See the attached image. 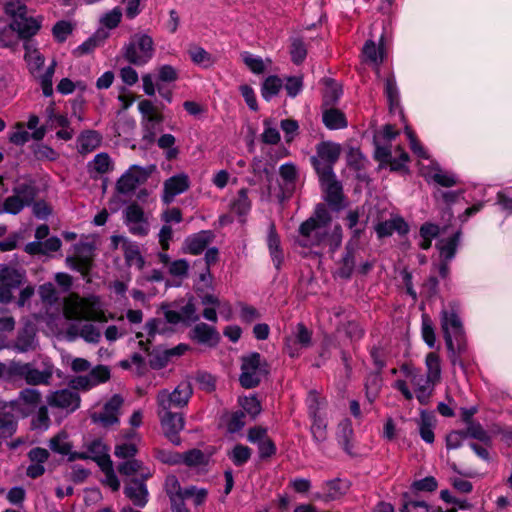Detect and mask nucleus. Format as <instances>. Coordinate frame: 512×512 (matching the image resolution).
Masks as SVG:
<instances>
[{
  "mask_svg": "<svg viewBox=\"0 0 512 512\" xmlns=\"http://www.w3.org/2000/svg\"><path fill=\"white\" fill-rule=\"evenodd\" d=\"M192 338L197 340L199 343H216L218 340V334L213 327L205 323L197 324L192 330Z\"/></svg>",
  "mask_w": 512,
  "mask_h": 512,
  "instance_id": "30",
  "label": "nucleus"
},
{
  "mask_svg": "<svg viewBox=\"0 0 512 512\" xmlns=\"http://www.w3.org/2000/svg\"><path fill=\"white\" fill-rule=\"evenodd\" d=\"M14 195L20 198L25 205H30L36 196V190L31 184L23 183L14 189Z\"/></svg>",
  "mask_w": 512,
  "mask_h": 512,
  "instance_id": "54",
  "label": "nucleus"
},
{
  "mask_svg": "<svg viewBox=\"0 0 512 512\" xmlns=\"http://www.w3.org/2000/svg\"><path fill=\"white\" fill-rule=\"evenodd\" d=\"M355 266V257L353 250H350L347 248L346 254L342 258V260L339 262V267L337 269V274L341 278H349L353 272Z\"/></svg>",
  "mask_w": 512,
  "mask_h": 512,
  "instance_id": "49",
  "label": "nucleus"
},
{
  "mask_svg": "<svg viewBox=\"0 0 512 512\" xmlns=\"http://www.w3.org/2000/svg\"><path fill=\"white\" fill-rule=\"evenodd\" d=\"M124 257L129 266H135L139 270L144 267V259L140 253L139 246L132 241H125L124 243Z\"/></svg>",
  "mask_w": 512,
  "mask_h": 512,
  "instance_id": "28",
  "label": "nucleus"
},
{
  "mask_svg": "<svg viewBox=\"0 0 512 512\" xmlns=\"http://www.w3.org/2000/svg\"><path fill=\"white\" fill-rule=\"evenodd\" d=\"M64 315L71 320L106 322L107 318L95 297L82 298L70 294L64 301Z\"/></svg>",
  "mask_w": 512,
  "mask_h": 512,
  "instance_id": "2",
  "label": "nucleus"
},
{
  "mask_svg": "<svg viewBox=\"0 0 512 512\" xmlns=\"http://www.w3.org/2000/svg\"><path fill=\"white\" fill-rule=\"evenodd\" d=\"M49 447L53 452L69 456L72 449V443L69 441L66 432H59L50 439Z\"/></svg>",
  "mask_w": 512,
  "mask_h": 512,
  "instance_id": "37",
  "label": "nucleus"
},
{
  "mask_svg": "<svg viewBox=\"0 0 512 512\" xmlns=\"http://www.w3.org/2000/svg\"><path fill=\"white\" fill-rule=\"evenodd\" d=\"M25 280V271L8 264H0V282L5 286L17 288Z\"/></svg>",
  "mask_w": 512,
  "mask_h": 512,
  "instance_id": "20",
  "label": "nucleus"
},
{
  "mask_svg": "<svg viewBox=\"0 0 512 512\" xmlns=\"http://www.w3.org/2000/svg\"><path fill=\"white\" fill-rule=\"evenodd\" d=\"M192 395V388L188 382H181L173 392L164 389L157 394L158 411H170L187 405Z\"/></svg>",
  "mask_w": 512,
  "mask_h": 512,
  "instance_id": "7",
  "label": "nucleus"
},
{
  "mask_svg": "<svg viewBox=\"0 0 512 512\" xmlns=\"http://www.w3.org/2000/svg\"><path fill=\"white\" fill-rule=\"evenodd\" d=\"M125 224L134 235L144 236L148 233L149 225L143 209L138 204L128 205L124 212Z\"/></svg>",
  "mask_w": 512,
  "mask_h": 512,
  "instance_id": "11",
  "label": "nucleus"
},
{
  "mask_svg": "<svg viewBox=\"0 0 512 512\" xmlns=\"http://www.w3.org/2000/svg\"><path fill=\"white\" fill-rule=\"evenodd\" d=\"M326 493L325 500L331 501L336 500L346 494L349 489V485L347 482L342 481L340 479H335L328 481L325 485Z\"/></svg>",
  "mask_w": 512,
  "mask_h": 512,
  "instance_id": "34",
  "label": "nucleus"
},
{
  "mask_svg": "<svg viewBox=\"0 0 512 512\" xmlns=\"http://www.w3.org/2000/svg\"><path fill=\"white\" fill-rule=\"evenodd\" d=\"M401 372L414 388V393L420 404L426 405L432 397L435 383L427 378L419 369L409 365H403Z\"/></svg>",
  "mask_w": 512,
  "mask_h": 512,
  "instance_id": "6",
  "label": "nucleus"
},
{
  "mask_svg": "<svg viewBox=\"0 0 512 512\" xmlns=\"http://www.w3.org/2000/svg\"><path fill=\"white\" fill-rule=\"evenodd\" d=\"M242 60L245 65L255 74H261L265 71V63L259 57H255L252 54L246 52L242 54Z\"/></svg>",
  "mask_w": 512,
  "mask_h": 512,
  "instance_id": "59",
  "label": "nucleus"
},
{
  "mask_svg": "<svg viewBox=\"0 0 512 512\" xmlns=\"http://www.w3.org/2000/svg\"><path fill=\"white\" fill-rule=\"evenodd\" d=\"M268 247L277 268L282 262V252L280 250V240L276 234L274 225H270L268 233Z\"/></svg>",
  "mask_w": 512,
  "mask_h": 512,
  "instance_id": "43",
  "label": "nucleus"
},
{
  "mask_svg": "<svg viewBox=\"0 0 512 512\" xmlns=\"http://www.w3.org/2000/svg\"><path fill=\"white\" fill-rule=\"evenodd\" d=\"M19 400L34 408L41 402V393L36 389L26 388L19 393Z\"/></svg>",
  "mask_w": 512,
  "mask_h": 512,
  "instance_id": "57",
  "label": "nucleus"
},
{
  "mask_svg": "<svg viewBox=\"0 0 512 512\" xmlns=\"http://www.w3.org/2000/svg\"><path fill=\"white\" fill-rule=\"evenodd\" d=\"M99 466L105 474L104 483L108 485L113 491H117L120 488V482L113 470L112 462L109 461Z\"/></svg>",
  "mask_w": 512,
  "mask_h": 512,
  "instance_id": "58",
  "label": "nucleus"
},
{
  "mask_svg": "<svg viewBox=\"0 0 512 512\" xmlns=\"http://www.w3.org/2000/svg\"><path fill=\"white\" fill-rule=\"evenodd\" d=\"M268 374V366L259 353H251L242 358L239 381L244 388L256 387L262 377Z\"/></svg>",
  "mask_w": 512,
  "mask_h": 512,
  "instance_id": "5",
  "label": "nucleus"
},
{
  "mask_svg": "<svg viewBox=\"0 0 512 512\" xmlns=\"http://www.w3.org/2000/svg\"><path fill=\"white\" fill-rule=\"evenodd\" d=\"M365 61L375 66L377 69L384 59V50L377 47L374 41H367L363 47Z\"/></svg>",
  "mask_w": 512,
  "mask_h": 512,
  "instance_id": "32",
  "label": "nucleus"
},
{
  "mask_svg": "<svg viewBox=\"0 0 512 512\" xmlns=\"http://www.w3.org/2000/svg\"><path fill=\"white\" fill-rule=\"evenodd\" d=\"M16 420L12 413L0 412V438L11 437L16 431Z\"/></svg>",
  "mask_w": 512,
  "mask_h": 512,
  "instance_id": "45",
  "label": "nucleus"
},
{
  "mask_svg": "<svg viewBox=\"0 0 512 512\" xmlns=\"http://www.w3.org/2000/svg\"><path fill=\"white\" fill-rule=\"evenodd\" d=\"M71 32L72 25L66 21L57 22L52 29L53 36L59 42H64Z\"/></svg>",
  "mask_w": 512,
  "mask_h": 512,
  "instance_id": "64",
  "label": "nucleus"
},
{
  "mask_svg": "<svg viewBox=\"0 0 512 512\" xmlns=\"http://www.w3.org/2000/svg\"><path fill=\"white\" fill-rule=\"evenodd\" d=\"M323 122L328 129H342L347 126L343 112L335 108H328L323 112Z\"/></svg>",
  "mask_w": 512,
  "mask_h": 512,
  "instance_id": "29",
  "label": "nucleus"
},
{
  "mask_svg": "<svg viewBox=\"0 0 512 512\" xmlns=\"http://www.w3.org/2000/svg\"><path fill=\"white\" fill-rule=\"evenodd\" d=\"M189 55L194 63L204 67H210L214 63L211 54L201 47H194L190 49Z\"/></svg>",
  "mask_w": 512,
  "mask_h": 512,
  "instance_id": "53",
  "label": "nucleus"
},
{
  "mask_svg": "<svg viewBox=\"0 0 512 512\" xmlns=\"http://www.w3.org/2000/svg\"><path fill=\"white\" fill-rule=\"evenodd\" d=\"M28 368H29V363H22L19 361H11L9 364H6L4 380L12 381L17 378H21V379L25 380Z\"/></svg>",
  "mask_w": 512,
  "mask_h": 512,
  "instance_id": "42",
  "label": "nucleus"
},
{
  "mask_svg": "<svg viewBox=\"0 0 512 512\" xmlns=\"http://www.w3.org/2000/svg\"><path fill=\"white\" fill-rule=\"evenodd\" d=\"M165 492L170 501L183 499L184 488L181 487L178 478L175 475H168L165 479Z\"/></svg>",
  "mask_w": 512,
  "mask_h": 512,
  "instance_id": "46",
  "label": "nucleus"
},
{
  "mask_svg": "<svg viewBox=\"0 0 512 512\" xmlns=\"http://www.w3.org/2000/svg\"><path fill=\"white\" fill-rule=\"evenodd\" d=\"M44 368L39 370L29 363L25 382L31 386L49 385L54 373V366L50 362H44Z\"/></svg>",
  "mask_w": 512,
  "mask_h": 512,
  "instance_id": "18",
  "label": "nucleus"
},
{
  "mask_svg": "<svg viewBox=\"0 0 512 512\" xmlns=\"http://www.w3.org/2000/svg\"><path fill=\"white\" fill-rule=\"evenodd\" d=\"M87 375L91 381L92 386L95 387V386H97L101 383H105L109 380L110 371H109L108 367L103 366V365H98L95 368H93Z\"/></svg>",
  "mask_w": 512,
  "mask_h": 512,
  "instance_id": "55",
  "label": "nucleus"
},
{
  "mask_svg": "<svg viewBox=\"0 0 512 512\" xmlns=\"http://www.w3.org/2000/svg\"><path fill=\"white\" fill-rule=\"evenodd\" d=\"M427 177L443 187H452L457 184L453 174L441 170L438 166L433 167Z\"/></svg>",
  "mask_w": 512,
  "mask_h": 512,
  "instance_id": "44",
  "label": "nucleus"
},
{
  "mask_svg": "<svg viewBox=\"0 0 512 512\" xmlns=\"http://www.w3.org/2000/svg\"><path fill=\"white\" fill-rule=\"evenodd\" d=\"M279 174L283 180L285 192L290 195L294 189V183L298 177L296 166L292 163L283 164L279 168Z\"/></svg>",
  "mask_w": 512,
  "mask_h": 512,
  "instance_id": "33",
  "label": "nucleus"
},
{
  "mask_svg": "<svg viewBox=\"0 0 512 512\" xmlns=\"http://www.w3.org/2000/svg\"><path fill=\"white\" fill-rule=\"evenodd\" d=\"M68 335H70L72 338L80 336L89 343H98L101 338L100 330L92 323L72 325L68 329Z\"/></svg>",
  "mask_w": 512,
  "mask_h": 512,
  "instance_id": "23",
  "label": "nucleus"
},
{
  "mask_svg": "<svg viewBox=\"0 0 512 512\" xmlns=\"http://www.w3.org/2000/svg\"><path fill=\"white\" fill-rule=\"evenodd\" d=\"M49 406L73 412L79 408L80 395L72 388H65L50 392L46 397Z\"/></svg>",
  "mask_w": 512,
  "mask_h": 512,
  "instance_id": "9",
  "label": "nucleus"
},
{
  "mask_svg": "<svg viewBox=\"0 0 512 512\" xmlns=\"http://www.w3.org/2000/svg\"><path fill=\"white\" fill-rule=\"evenodd\" d=\"M146 480L133 478L125 483L124 493L126 497L137 507H144L148 502V489Z\"/></svg>",
  "mask_w": 512,
  "mask_h": 512,
  "instance_id": "16",
  "label": "nucleus"
},
{
  "mask_svg": "<svg viewBox=\"0 0 512 512\" xmlns=\"http://www.w3.org/2000/svg\"><path fill=\"white\" fill-rule=\"evenodd\" d=\"M158 324H159V320H157V319H151L148 322H146V324L144 326V329H145L146 334H147V341L146 342H144L142 340V338L144 337V333L138 332L136 334V338L139 339V346L142 349H144L145 351H148V346L147 345H148V343L151 342L152 338L156 334Z\"/></svg>",
  "mask_w": 512,
  "mask_h": 512,
  "instance_id": "52",
  "label": "nucleus"
},
{
  "mask_svg": "<svg viewBox=\"0 0 512 512\" xmlns=\"http://www.w3.org/2000/svg\"><path fill=\"white\" fill-rule=\"evenodd\" d=\"M300 235L302 236V245L314 246L326 242L327 228L317 224L314 219H308L300 225Z\"/></svg>",
  "mask_w": 512,
  "mask_h": 512,
  "instance_id": "13",
  "label": "nucleus"
},
{
  "mask_svg": "<svg viewBox=\"0 0 512 512\" xmlns=\"http://www.w3.org/2000/svg\"><path fill=\"white\" fill-rule=\"evenodd\" d=\"M319 178L326 192V200L330 205L338 208L342 200V187L340 183L336 181L334 173L330 174L328 177L321 175Z\"/></svg>",
  "mask_w": 512,
  "mask_h": 512,
  "instance_id": "19",
  "label": "nucleus"
},
{
  "mask_svg": "<svg viewBox=\"0 0 512 512\" xmlns=\"http://www.w3.org/2000/svg\"><path fill=\"white\" fill-rule=\"evenodd\" d=\"M342 152L341 145L331 141H322L316 145V154L311 157V163L318 176L328 177L333 173V166Z\"/></svg>",
  "mask_w": 512,
  "mask_h": 512,
  "instance_id": "4",
  "label": "nucleus"
},
{
  "mask_svg": "<svg viewBox=\"0 0 512 512\" xmlns=\"http://www.w3.org/2000/svg\"><path fill=\"white\" fill-rule=\"evenodd\" d=\"M87 450L89 455H91V459L97 462L98 465H102L107 463L110 460L108 455V449L105 444L100 440H94L88 444Z\"/></svg>",
  "mask_w": 512,
  "mask_h": 512,
  "instance_id": "38",
  "label": "nucleus"
},
{
  "mask_svg": "<svg viewBox=\"0 0 512 512\" xmlns=\"http://www.w3.org/2000/svg\"><path fill=\"white\" fill-rule=\"evenodd\" d=\"M250 207L251 203L248 199L247 191L245 189H241L233 203V210L239 215H245L250 210Z\"/></svg>",
  "mask_w": 512,
  "mask_h": 512,
  "instance_id": "60",
  "label": "nucleus"
},
{
  "mask_svg": "<svg viewBox=\"0 0 512 512\" xmlns=\"http://www.w3.org/2000/svg\"><path fill=\"white\" fill-rule=\"evenodd\" d=\"M155 50L152 36L145 31L132 34L122 49L125 60L135 66L146 65L154 57Z\"/></svg>",
  "mask_w": 512,
  "mask_h": 512,
  "instance_id": "3",
  "label": "nucleus"
},
{
  "mask_svg": "<svg viewBox=\"0 0 512 512\" xmlns=\"http://www.w3.org/2000/svg\"><path fill=\"white\" fill-rule=\"evenodd\" d=\"M30 139V133L24 129L22 123L15 125V130L10 134L9 140L15 145H24Z\"/></svg>",
  "mask_w": 512,
  "mask_h": 512,
  "instance_id": "62",
  "label": "nucleus"
},
{
  "mask_svg": "<svg viewBox=\"0 0 512 512\" xmlns=\"http://www.w3.org/2000/svg\"><path fill=\"white\" fill-rule=\"evenodd\" d=\"M208 496V491L205 488H198L196 486H189L184 488V496L183 499L191 498L193 500L194 505L200 506L202 505Z\"/></svg>",
  "mask_w": 512,
  "mask_h": 512,
  "instance_id": "51",
  "label": "nucleus"
},
{
  "mask_svg": "<svg viewBox=\"0 0 512 512\" xmlns=\"http://www.w3.org/2000/svg\"><path fill=\"white\" fill-rule=\"evenodd\" d=\"M312 426L311 432L314 439L317 442H323L327 438V423L324 416L321 413H316V410L312 408Z\"/></svg>",
  "mask_w": 512,
  "mask_h": 512,
  "instance_id": "35",
  "label": "nucleus"
},
{
  "mask_svg": "<svg viewBox=\"0 0 512 512\" xmlns=\"http://www.w3.org/2000/svg\"><path fill=\"white\" fill-rule=\"evenodd\" d=\"M213 239L214 235L211 231H201L196 233L186 239V250L192 255H198L208 247Z\"/></svg>",
  "mask_w": 512,
  "mask_h": 512,
  "instance_id": "21",
  "label": "nucleus"
},
{
  "mask_svg": "<svg viewBox=\"0 0 512 512\" xmlns=\"http://www.w3.org/2000/svg\"><path fill=\"white\" fill-rule=\"evenodd\" d=\"M14 347L21 353L33 350L35 348L33 335L26 332L19 334L15 340Z\"/></svg>",
  "mask_w": 512,
  "mask_h": 512,
  "instance_id": "61",
  "label": "nucleus"
},
{
  "mask_svg": "<svg viewBox=\"0 0 512 512\" xmlns=\"http://www.w3.org/2000/svg\"><path fill=\"white\" fill-rule=\"evenodd\" d=\"M182 463L189 467H200L208 464L209 456L198 449H192L181 455Z\"/></svg>",
  "mask_w": 512,
  "mask_h": 512,
  "instance_id": "41",
  "label": "nucleus"
},
{
  "mask_svg": "<svg viewBox=\"0 0 512 512\" xmlns=\"http://www.w3.org/2000/svg\"><path fill=\"white\" fill-rule=\"evenodd\" d=\"M282 80L278 76L267 77L261 88V95L269 101L273 96L277 95L282 88Z\"/></svg>",
  "mask_w": 512,
  "mask_h": 512,
  "instance_id": "40",
  "label": "nucleus"
},
{
  "mask_svg": "<svg viewBox=\"0 0 512 512\" xmlns=\"http://www.w3.org/2000/svg\"><path fill=\"white\" fill-rule=\"evenodd\" d=\"M419 426V433L421 438L426 443H433L434 442V426H435V420L434 416L427 413L426 411H422L420 414V419L418 421Z\"/></svg>",
  "mask_w": 512,
  "mask_h": 512,
  "instance_id": "27",
  "label": "nucleus"
},
{
  "mask_svg": "<svg viewBox=\"0 0 512 512\" xmlns=\"http://www.w3.org/2000/svg\"><path fill=\"white\" fill-rule=\"evenodd\" d=\"M138 108L144 119L146 120V128L150 129L149 124L160 123L163 120L162 114L157 107L149 100H142L138 104Z\"/></svg>",
  "mask_w": 512,
  "mask_h": 512,
  "instance_id": "31",
  "label": "nucleus"
},
{
  "mask_svg": "<svg viewBox=\"0 0 512 512\" xmlns=\"http://www.w3.org/2000/svg\"><path fill=\"white\" fill-rule=\"evenodd\" d=\"M88 168L91 175L95 174L94 177L107 173L111 168L110 157L106 153H100L89 163Z\"/></svg>",
  "mask_w": 512,
  "mask_h": 512,
  "instance_id": "39",
  "label": "nucleus"
},
{
  "mask_svg": "<svg viewBox=\"0 0 512 512\" xmlns=\"http://www.w3.org/2000/svg\"><path fill=\"white\" fill-rule=\"evenodd\" d=\"M124 399L116 394L103 407V411L94 413L92 420L100 423L103 427H109L119 422L120 409L123 405Z\"/></svg>",
  "mask_w": 512,
  "mask_h": 512,
  "instance_id": "12",
  "label": "nucleus"
},
{
  "mask_svg": "<svg viewBox=\"0 0 512 512\" xmlns=\"http://www.w3.org/2000/svg\"><path fill=\"white\" fill-rule=\"evenodd\" d=\"M122 11L120 8H114L102 16L100 22L103 26L113 29L118 26L121 21Z\"/></svg>",
  "mask_w": 512,
  "mask_h": 512,
  "instance_id": "63",
  "label": "nucleus"
},
{
  "mask_svg": "<svg viewBox=\"0 0 512 512\" xmlns=\"http://www.w3.org/2000/svg\"><path fill=\"white\" fill-rule=\"evenodd\" d=\"M230 459L237 466L246 463L251 457V450L249 447L238 444L229 453Z\"/></svg>",
  "mask_w": 512,
  "mask_h": 512,
  "instance_id": "50",
  "label": "nucleus"
},
{
  "mask_svg": "<svg viewBox=\"0 0 512 512\" xmlns=\"http://www.w3.org/2000/svg\"><path fill=\"white\" fill-rule=\"evenodd\" d=\"M426 368L427 372L424 374L433 383L437 384L441 380V365L440 358L436 353H428L426 356Z\"/></svg>",
  "mask_w": 512,
  "mask_h": 512,
  "instance_id": "36",
  "label": "nucleus"
},
{
  "mask_svg": "<svg viewBox=\"0 0 512 512\" xmlns=\"http://www.w3.org/2000/svg\"><path fill=\"white\" fill-rule=\"evenodd\" d=\"M117 470L121 475L127 477L139 475V479L143 480H147L152 476V471L136 459L125 460L118 465Z\"/></svg>",
  "mask_w": 512,
  "mask_h": 512,
  "instance_id": "22",
  "label": "nucleus"
},
{
  "mask_svg": "<svg viewBox=\"0 0 512 512\" xmlns=\"http://www.w3.org/2000/svg\"><path fill=\"white\" fill-rule=\"evenodd\" d=\"M290 55L293 63L297 65L301 64L306 58L307 48L301 38L294 37L291 39Z\"/></svg>",
  "mask_w": 512,
  "mask_h": 512,
  "instance_id": "48",
  "label": "nucleus"
},
{
  "mask_svg": "<svg viewBox=\"0 0 512 512\" xmlns=\"http://www.w3.org/2000/svg\"><path fill=\"white\" fill-rule=\"evenodd\" d=\"M190 186L188 175L180 173L168 178L164 182L163 201L170 203L178 194L185 192Z\"/></svg>",
  "mask_w": 512,
  "mask_h": 512,
  "instance_id": "17",
  "label": "nucleus"
},
{
  "mask_svg": "<svg viewBox=\"0 0 512 512\" xmlns=\"http://www.w3.org/2000/svg\"><path fill=\"white\" fill-rule=\"evenodd\" d=\"M101 135L94 130H87L78 137V151L81 154L93 152L100 146Z\"/></svg>",
  "mask_w": 512,
  "mask_h": 512,
  "instance_id": "24",
  "label": "nucleus"
},
{
  "mask_svg": "<svg viewBox=\"0 0 512 512\" xmlns=\"http://www.w3.org/2000/svg\"><path fill=\"white\" fill-rule=\"evenodd\" d=\"M353 435L351 423L347 420L342 421L338 425L337 437L339 442L344 446L347 452H350L349 442Z\"/></svg>",
  "mask_w": 512,
  "mask_h": 512,
  "instance_id": "56",
  "label": "nucleus"
},
{
  "mask_svg": "<svg viewBox=\"0 0 512 512\" xmlns=\"http://www.w3.org/2000/svg\"><path fill=\"white\" fill-rule=\"evenodd\" d=\"M25 2L26 0H7L4 4V12L11 18L12 27L21 39H29L36 35L43 20L41 16L29 15Z\"/></svg>",
  "mask_w": 512,
  "mask_h": 512,
  "instance_id": "1",
  "label": "nucleus"
},
{
  "mask_svg": "<svg viewBox=\"0 0 512 512\" xmlns=\"http://www.w3.org/2000/svg\"><path fill=\"white\" fill-rule=\"evenodd\" d=\"M16 33V29L12 27V22H10L8 26L0 29V47L15 49L20 39Z\"/></svg>",
  "mask_w": 512,
  "mask_h": 512,
  "instance_id": "47",
  "label": "nucleus"
},
{
  "mask_svg": "<svg viewBox=\"0 0 512 512\" xmlns=\"http://www.w3.org/2000/svg\"><path fill=\"white\" fill-rule=\"evenodd\" d=\"M151 173L150 169L139 166H132L117 181V191L121 194L133 192L138 185L144 183Z\"/></svg>",
  "mask_w": 512,
  "mask_h": 512,
  "instance_id": "10",
  "label": "nucleus"
},
{
  "mask_svg": "<svg viewBox=\"0 0 512 512\" xmlns=\"http://www.w3.org/2000/svg\"><path fill=\"white\" fill-rule=\"evenodd\" d=\"M165 436L174 444L179 443V432L184 428L183 416L171 411H158Z\"/></svg>",
  "mask_w": 512,
  "mask_h": 512,
  "instance_id": "14",
  "label": "nucleus"
},
{
  "mask_svg": "<svg viewBox=\"0 0 512 512\" xmlns=\"http://www.w3.org/2000/svg\"><path fill=\"white\" fill-rule=\"evenodd\" d=\"M376 231L379 237L390 236L394 231L404 234L408 231V226L401 218H394L382 223H379L376 227Z\"/></svg>",
  "mask_w": 512,
  "mask_h": 512,
  "instance_id": "26",
  "label": "nucleus"
},
{
  "mask_svg": "<svg viewBox=\"0 0 512 512\" xmlns=\"http://www.w3.org/2000/svg\"><path fill=\"white\" fill-rule=\"evenodd\" d=\"M312 345V331L303 323H298L292 335L285 340V352L292 358L299 356L300 351Z\"/></svg>",
  "mask_w": 512,
  "mask_h": 512,
  "instance_id": "8",
  "label": "nucleus"
},
{
  "mask_svg": "<svg viewBox=\"0 0 512 512\" xmlns=\"http://www.w3.org/2000/svg\"><path fill=\"white\" fill-rule=\"evenodd\" d=\"M24 49H25L24 59L27 63L30 73L35 74L36 72H39L45 63L44 56L31 43H25Z\"/></svg>",
  "mask_w": 512,
  "mask_h": 512,
  "instance_id": "25",
  "label": "nucleus"
},
{
  "mask_svg": "<svg viewBox=\"0 0 512 512\" xmlns=\"http://www.w3.org/2000/svg\"><path fill=\"white\" fill-rule=\"evenodd\" d=\"M441 327L444 333V339L448 349L454 352L452 337L462 333V323L455 312L442 311Z\"/></svg>",
  "mask_w": 512,
  "mask_h": 512,
  "instance_id": "15",
  "label": "nucleus"
}]
</instances>
